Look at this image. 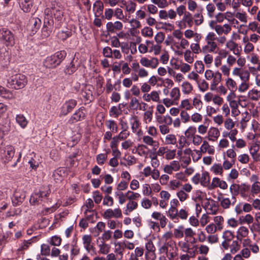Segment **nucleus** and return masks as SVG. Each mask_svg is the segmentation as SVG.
<instances>
[{"label": "nucleus", "instance_id": "1", "mask_svg": "<svg viewBox=\"0 0 260 260\" xmlns=\"http://www.w3.org/2000/svg\"><path fill=\"white\" fill-rule=\"evenodd\" d=\"M27 83L26 77L21 74H16L7 79V86L16 90L24 88Z\"/></svg>", "mask_w": 260, "mask_h": 260}, {"label": "nucleus", "instance_id": "2", "mask_svg": "<svg viewBox=\"0 0 260 260\" xmlns=\"http://www.w3.org/2000/svg\"><path fill=\"white\" fill-rule=\"evenodd\" d=\"M50 192V189L48 187H42L38 190H36L30 198V204L32 205L40 204L44 199H47Z\"/></svg>", "mask_w": 260, "mask_h": 260}, {"label": "nucleus", "instance_id": "3", "mask_svg": "<svg viewBox=\"0 0 260 260\" xmlns=\"http://www.w3.org/2000/svg\"><path fill=\"white\" fill-rule=\"evenodd\" d=\"M0 40L6 46H13L15 44L13 33L7 28L0 29Z\"/></svg>", "mask_w": 260, "mask_h": 260}, {"label": "nucleus", "instance_id": "4", "mask_svg": "<svg viewBox=\"0 0 260 260\" xmlns=\"http://www.w3.org/2000/svg\"><path fill=\"white\" fill-rule=\"evenodd\" d=\"M77 104V102L74 99H71L66 101L62 105L60 113L61 114L64 116L67 115L68 113L72 112L73 109L76 106Z\"/></svg>", "mask_w": 260, "mask_h": 260}, {"label": "nucleus", "instance_id": "5", "mask_svg": "<svg viewBox=\"0 0 260 260\" xmlns=\"http://www.w3.org/2000/svg\"><path fill=\"white\" fill-rule=\"evenodd\" d=\"M25 193L22 191H16L12 197V202L14 206H17L23 203L25 198Z\"/></svg>", "mask_w": 260, "mask_h": 260}, {"label": "nucleus", "instance_id": "6", "mask_svg": "<svg viewBox=\"0 0 260 260\" xmlns=\"http://www.w3.org/2000/svg\"><path fill=\"white\" fill-rule=\"evenodd\" d=\"M85 114L83 112L82 108H80L72 115L69 119L68 123L69 124H73L79 121L84 119Z\"/></svg>", "mask_w": 260, "mask_h": 260}, {"label": "nucleus", "instance_id": "7", "mask_svg": "<svg viewBox=\"0 0 260 260\" xmlns=\"http://www.w3.org/2000/svg\"><path fill=\"white\" fill-rule=\"evenodd\" d=\"M123 27L122 23L119 21L114 23L109 22L106 24V29L108 32L114 33L116 30H120Z\"/></svg>", "mask_w": 260, "mask_h": 260}, {"label": "nucleus", "instance_id": "8", "mask_svg": "<svg viewBox=\"0 0 260 260\" xmlns=\"http://www.w3.org/2000/svg\"><path fill=\"white\" fill-rule=\"evenodd\" d=\"M141 64L145 67H151L155 69L158 64V60L157 58H152L151 60H149L146 57H142L140 59Z\"/></svg>", "mask_w": 260, "mask_h": 260}, {"label": "nucleus", "instance_id": "9", "mask_svg": "<svg viewBox=\"0 0 260 260\" xmlns=\"http://www.w3.org/2000/svg\"><path fill=\"white\" fill-rule=\"evenodd\" d=\"M219 187L222 189L228 188V184L225 181L221 180L217 177L213 178L211 184L209 185V188L211 189Z\"/></svg>", "mask_w": 260, "mask_h": 260}, {"label": "nucleus", "instance_id": "10", "mask_svg": "<svg viewBox=\"0 0 260 260\" xmlns=\"http://www.w3.org/2000/svg\"><path fill=\"white\" fill-rule=\"evenodd\" d=\"M167 245L169 246L168 253L167 254L169 260H173V258L177 255L178 248L174 242H167Z\"/></svg>", "mask_w": 260, "mask_h": 260}, {"label": "nucleus", "instance_id": "11", "mask_svg": "<svg viewBox=\"0 0 260 260\" xmlns=\"http://www.w3.org/2000/svg\"><path fill=\"white\" fill-rule=\"evenodd\" d=\"M51 14L53 15L54 18L57 21H60L63 17L62 8L59 6H54L51 8Z\"/></svg>", "mask_w": 260, "mask_h": 260}, {"label": "nucleus", "instance_id": "12", "mask_svg": "<svg viewBox=\"0 0 260 260\" xmlns=\"http://www.w3.org/2000/svg\"><path fill=\"white\" fill-rule=\"evenodd\" d=\"M15 149L11 145L7 146L5 148V155L4 157V161L8 162L11 161L14 156Z\"/></svg>", "mask_w": 260, "mask_h": 260}, {"label": "nucleus", "instance_id": "13", "mask_svg": "<svg viewBox=\"0 0 260 260\" xmlns=\"http://www.w3.org/2000/svg\"><path fill=\"white\" fill-rule=\"evenodd\" d=\"M44 66L49 69H53L59 66L53 55L47 57L43 62Z\"/></svg>", "mask_w": 260, "mask_h": 260}, {"label": "nucleus", "instance_id": "14", "mask_svg": "<svg viewBox=\"0 0 260 260\" xmlns=\"http://www.w3.org/2000/svg\"><path fill=\"white\" fill-rule=\"evenodd\" d=\"M44 66L49 69H53L59 66L53 55L47 57L43 62Z\"/></svg>", "mask_w": 260, "mask_h": 260}, {"label": "nucleus", "instance_id": "15", "mask_svg": "<svg viewBox=\"0 0 260 260\" xmlns=\"http://www.w3.org/2000/svg\"><path fill=\"white\" fill-rule=\"evenodd\" d=\"M82 240L84 248L89 252L93 248V246L91 245V236L88 235H84L82 237Z\"/></svg>", "mask_w": 260, "mask_h": 260}, {"label": "nucleus", "instance_id": "16", "mask_svg": "<svg viewBox=\"0 0 260 260\" xmlns=\"http://www.w3.org/2000/svg\"><path fill=\"white\" fill-rule=\"evenodd\" d=\"M29 22L32 24V32L35 34L40 28L41 25V20L37 17H32L29 20Z\"/></svg>", "mask_w": 260, "mask_h": 260}, {"label": "nucleus", "instance_id": "17", "mask_svg": "<svg viewBox=\"0 0 260 260\" xmlns=\"http://www.w3.org/2000/svg\"><path fill=\"white\" fill-rule=\"evenodd\" d=\"M178 210L176 207H170L167 212V215L174 221V222H178Z\"/></svg>", "mask_w": 260, "mask_h": 260}, {"label": "nucleus", "instance_id": "18", "mask_svg": "<svg viewBox=\"0 0 260 260\" xmlns=\"http://www.w3.org/2000/svg\"><path fill=\"white\" fill-rule=\"evenodd\" d=\"M53 56L59 65L66 58L67 56V52L65 50L57 51L53 54Z\"/></svg>", "mask_w": 260, "mask_h": 260}, {"label": "nucleus", "instance_id": "19", "mask_svg": "<svg viewBox=\"0 0 260 260\" xmlns=\"http://www.w3.org/2000/svg\"><path fill=\"white\" fill-rule=\"evenodd\" d=\"M91 87H86L81 91L82 96L86 100L91 101L93 99L92 92L90 89Z\"/></svg>", "mask_w": 260, "mask_h": 260}, {"label": "nucleus", "instance_id": "20", "mask_svg": "<svg viewBox=\"0 0 260 260\" xmlns=\"http://www.w3.org/2000/svg\"><path fill=\"white\" fill-rule=\"evenodd\" d=\"M249 231L247 228L245 226H241L238 230L237 233V235L236 237L237 239L239 240L240 241H242V238L244 237H246L247 236L248 234Z\"/></svg>", "mask_w": 260, "mask_h": 260}, {"label": "nucleus", "instance_id": "21", "mask_svg": "<svg viewBox=\"0 0 260 260\" xmlns=\"http://www.w3.org/2000/svg\"><path fill=\"white\" fill-rule=\"evenodd\" d=\"M77 70V67L75 65L74 59L70 63V64L67 66L64 69V73L66 75H72L76 72Z\"/></svg>", "mask_w": 260, "mask_h": 260}, {"label": "nucleus", "instance_id": "22", "mask_svg": "<svg viewBox=\"0 0 260 260\" xmlns=\"http://www.w3.org/2000/svg\"><path fill=\"white\" fill-rule=\"evenodd\" d=\"M21 10L25 13L29 12L32 7V0L26 1L25 3H22L19 4Z\"/></svg>", "mask_w": 260, "mask_h": 260}, {"label": "nucleus", "instance_id": "23", "mask_svg": "<svg viewBox=\"0 0 260 260\" xmlns=\"http://www.w3.org/2000/svg\"><path fill=\"white\" fill-rule=\"evenodd\" d=\"M209 136V140L214 141L212 138L217 139L220 134L218 128L215 127H211L208 133Z\"/></svg>", "mask_w": 260, "mask_h": 260}, {"label": "nucleus", "instance_id": "24", "mask_svg": "<svg viewBox=\"0 0 260 260\" xmlns=\"http://www.w3.org/2000/svg\"><path fill=\"white\" fill-rule=\"evenodd\" d=\"M16 120L18 124L23 128H25L28 123L26 118L22 114L17 115Z\"/></svg>", "mask_w": 260, "mask_h": 260}, {"label": "nucleus", "instance_id": "25", "mask_svg": "<svg viewBox=\"0 0 260 260\" xmlns=\"http://www.w3.org/2000/svg\"><path fill=\"white\" fill-rule=\"evenodd\" d=\"M201 184L205 187L209 185L210 177L208 172L205 171L202 173L201 177Z\"/></svg>", "mask_w": 260, "mask_h": 260}, {"label": "nucleus", "instance_id": "26", "mask_svg": "<svg viewBox=\"0 0 260 260\" xmlns=\"http://www.w3.org/2000/svg\"><path fill=\"white\" fill-rule=\"evenodd\" d=\"M72 35L71 30H67L66 31H60L57 34V37L62 41H65L68 38L70 37Z\"/></svg>", "mask_w": 260, "mask_h": 260}, {"label": "nucleus", "instance_id": "27", "mask_svg": "<svg viewBox=\"0 0 260 260\" xmlns=\"http://www.w3.org/2000/svg\"><path fill=\"white\" fill-rule=\"evenodd\" d=\"M61 238L57 236H53L48 239V242L53 246H59L61 242Z\"/></svg>", "mask_w": 260, "mask_h": 260}, {"label": "nucleus", "instance_id": "28", "mask_svg": "<svg viewBox=\"0 0 260 260\" xmlns=\"http://www.w3.org/2000/svg\"><path fill=\"white\" fill-rule=\"evenodd\" d=\"M258 150L259 147L257 145L253 146L250 149V154L255 161H258L259 160V155L257 154Z\"/></svg>", "mask_w": 260, "mask_h": 260}, {"label": "nucleus", "instance_id": "29", "mask_svg": "<svg viewBox=\"0 0 260 260\" xmlns=\"http://www.w3.org/2000/svg\"><path fill=\"white\" fill-rule=\"evenodd\" d=\"M106 126L111 132L116 133L118 131V126L116 122L113 120H109L106 122Z\"/></svg>", "mask_w": 260, "mask_h": 260}, {"label": "nucleus", "instance_id": "30", "mask_svg": "<svg viewBox=\"0 0 260 260\" xmlns=\"http://www.w3.org/2000/svg\"><path fill=\"white\" fill-rule=\"evenodd\" d=\"M131 123L133 132L136 133L139 126V121L136 116L132 117L131 118Z\"/></svg>", "mask_w": 260, "mask_h": 260}, {"label": "nucleus", "instance_id": "31", "mask_svg": "<svg viewBox=\"0 0 260 260\" xmlns=\"http://www.w3.org/2000/svg\"><path fill=\"white\" fill-rule=\"evenodd\" d=\"M250 186L244 183L240 185V190L239 193L242 198H246L247 197V192L249 191Z\"/></svg>", "mask_w": 260, "mask_h": 260}, {"label": "nucleus", "instance_id": "32", "mask_svg": "<svg viewBox=\"0 0 260 260\" xmlns=\"http://www.w3.org/2000/svg\"><path fill=\"white\" fill-rule=\"evenodd\" d=\"M182 91L184 94H189L193 89L192 86L187 81L184 82L182 84Z\"/></svg>", "mask_w": 260, "mask_h": 260}, {"label": "nucleus", "instance_id": "33", "mask_svg": "<svg viewBox=\"0 0 260 260\" xmlns=\"http://www.w3.org/2000/svg\"><path fill=\"white\" fill-rule=\"evenodd\" d=\"M108 153V152H107V153H105V154L104 153H101V154H98L96 156V160L97 163L99 165H103L105 163V161L107 159Z\"/></svg>", "mask_w": 260, "mask_h": 260}, {"label": "nucleus", "instance_id": "34", "mask_svg": "<svg viewBox=\"0 0 260 260\" xmlns=\"http://www.w3.org/2000/svg\"><path fill=\"white\" fill-rule=\"evenodd\" d=\"M211 171L216 175H221L223 172L222 167L219 164H215L211 167Z\"/></svg>", "mask_w": 260, "mask_h": 260}, {"label": "nucleus", "instance_id": "35", "mask_svg": "<svg viewBox=\"0 0 260 260\" xmlns=\"http://www.w3.org/2000/svg\"><path fill=\"white\" fill-rule=\"evenodd\" d=\"M41 254L44 256H49L50 254V247L46 244H43L41 246Z\"/></svg>", "mask_w": 260, "mask_h": 260}, {"label": "nucleus", "instance_id": "36", "mask_svg": "<svg viewBox=\"0 0 260 260\" xmlns=\"http://www.w3.org/2000/svg\"><path fill=\"white\" fill-rule=\"evenodd\" d=\"M240 190V185L233 183L232 184L230 187V190L232 195H238L239 194Z\"/></svg>", "mask_w": 260, "mask_h": 260}, {"label": "nucleus", "instance_id": "37", "mask_svg": "<svg viewBox=\"0 0 260 260\" xmlns=\"http://www.w3.org/2000/svg\"><path fill=\"white\" fill-rule=\"evenodd\" d=\"M197 132V129L195 126H190L188 129L185 132V136L188 138H192L195 136V134Z\"/></svg>", "mask_w": 260, "mask_h": 260}, {"label": "nucleus", "instance_id": "38", "mask_svg": "<svg viewBox=\"0 0 260 260\" xmlns=\"http://www.w3.org/2000/svg\"><path fill=\"white\" fill-rule=\"evenodd\" d=\"M239 220L241 223H247L250 224L253 222V218L250 214H246L245 216H241Z\"/></svg>", "mask_w": 260, "mask_h": 260}, {"label": "nucleus", "instance_id": "39", "mask_svg": "<svg viewBox=\"0 0 260 260\" xmlns=\"http://www.w3.org/2000/svg\"><path fill=\"white\" fill-rule=\"evenodd\" d=\"M220 205L224 209H229L232 205V202L229 198H224L221 201Z\"/></svg>", "mask_w": 260, "mask_h": 260}, {"label": "nucleus", "instance_id": "40", "mask_svg": "<svg viewBox=\"0 0 260 260\" xmlns=\"http://www.w3.org/2000/svg\"><path fill=\"white\" fill-rule=\"evenodd\" d=\"M183 20L185 21L189 27H191L193 25L192 15L189 12H186L183 16Z\"/></svg>", "mask_w": 260, "mask_h": 260}, {"label": "nucleus", "instance_id": "41", "mask_svg": "<svg viewBox=\"0 0 260 260\" xmlns=\"http://www.w3.org/2000/svg\"><path fill=\"white\" fill-rule=\"evenodd\" d=\"M80 253V249L78 247V246L75 244H73L71 245V255L70 257L71 259H73L74 257Z\"/></svg>", "mask_w": 260, "mask_h": 260}, {"label": "nucleus", "instance_id": "42", "mask_svg": "<svg viewBox=\"0 0 260 260\" xmlns=\"http://www.w3.org/2000/svg\"><path fill=\"white\" fill-rule=\"evenodd\" d=\"M240 248V245L237 241H233L230 245V251L232 254H235Z\"/></svg>", "mask_w": 260, "mask_h": 260}, {"label": "nucleus", "instance_id": "43", "mask_svg": "<svg viewBox=\"0 0 260 260\" xmlns=\"http://www.w3.org/2000/svg\"><path fill=\"white\" fill-rule=\"evenodd\" d=\"M53 24L54 21L53 19L49 18L48 16L45 17L43 26L46 27L48 28H53Z\"/></svg>", "mask_w": 260, "mask_h": 260}, {"label": "nucleus", "instance_id": "44", "mask_svg": "<svg viewBox=\"0 0 260 260\" xmlns=\"http://www.w3.org/2000/svg\"><path fill=\"white\" fill-rule=\"evenodd\" d=\"M258 93L259 91L257 90L253 89L248 92V96L253 101H257L258 100Z\"/></svg>", "mask_w": 260, "mask_h": 260}, {"label": "nucleus", "instance_id": "45", "mask_svg": "<svg viewBox=\"0 0 260 260\" xmlns=\"http://www.w3.org/2000/svg\"><path fill=\"white\" fill-rule=\"evenodd\" d=\"M141 33L145 37H152L153 36V29L149 27H145L141 30Z\"/></svg>", "mask_w": 260, "mask_h": 260}, {"label": "nucleus", "instance_id": "46", "mask_svg": "<svg viewBox=\"0 0 260 260\" xmlns=\"http://www.w3.org/2000/svg\"><path fill=\"white\" fill-rule=\"evenodd\" d=\"M222 238L224 240L230 242L234 238V235L230 231H226L223 233Z\"/></svg>", "mask_w": 260, "mask_h": 260}, {"label": "nucleus", "instance_id": "47", "mask_svg": "<svg viewBox=\"0 0 260 260\" xmlns=\"http://www.w3.org/2000/svg\"><path fill=\"white\" fill-rule=\"evenodd\" d=\"M125 196L129 201L135 200L141 197L140 194L137 192H134L131 190H128L126 193Z\"/></svg>", "mask_w": 260, "mask_h": 260}, {"label": "nucleus", "instance_id": "48", "mask_svg": "<svg viewBox=\"0 0 260 260\" xmlns=\"http://www.w3.org/2000/svg\"><path fill=\"white\" fill-rule=\"evenodd\" d=\"M12 93L8 90L2 86H0V96L5 98H10Z\"/></svg>", "mask_w": 260, "mask_h": 260}, {"label": "nucleus", "instance_id": "49", "mask_svg": "<svg viewBox=\"0 0 260 260\" xmlns=\"http://www.w3.org/2000/svg\"><path fill=\"white\" fill-rule=\"evenodd\" d=\"M86 207L88 208L84 212L85 214H87L88 212H93L94 211L92 208L94 207L93 201L91 199H88L86 202Z\"/></svg>", "mask_w": 260, "mask_h": 260}, {"label": "nucleus", "instance_id": "50", "mask_svg": "<svg viewBox=\"0 0 260 260\" xmlns=\"http://www.w3.org/2000/svg\"><path fill=\"white\" fill-rule=\"evenodd\" d=\"M171 96L175 100H178L180 98V91L178 88L175 87L172 89L171 93Z\"/></svg>", "mask_w": 260, "mask_h": 260}, {"label": "nucleus", "instance_id": "51", "mask_svg": "<svg viewBox=\"0 0 260 260\" xmlns=\"http://www.w3.org/2000/svg\"><path fill=\"white\" fill-rule=\"evenodd\" d=\"M166 142L168 144L174 145L176 143V138L174 135H168L166 136Z\"/></svg>", "mask_w": 260, "mask_h": 260}, {"label": "nucleus", "instance_id": "52", "mask_svg": "<svg viewBox=\"0 0 260 260\" xmlns=\"http://www.w3.org/2000/svg\"><path fill=\"white\" fill-rule=\"evenodd\" d=\"M184 229L183 225H180L178 227V229H175L174 230V235L176 238H181L184 236L182 230Z\"/></svg>", "mask_w": 260, "mask_h": 260}, {"label": "nucleus", "instance_id": "53", "mask_svg": "<svg viewBox=\"0 0 260 260\" xmlns=\"http://www.w3.org/2000/svg\"><path fill=\"white\" fill-rule=\"evenodd\" d=\"M194 67L198 73H202L203 72L204 66L202 61H197L194 63Z\"/></svg>", "mask_w": 260, "mask_h": 260}, {"label": "nucleus", "instance_id": "54", "mask_svg": "<svg viewBox=\"0 0 260 260\" xmlns=\"http://www.w3.org/2000/svg\"><path fill=\"white\" fill-rule=\"evenodd\" d=\"M250 73L247 70H242V72L240 76V79L244 82H247L249 80Z\"/></svg>", "mask_w": 260, "mask_h": 260}, {"label": "nucleus", "instance_id": "55", "mask_svg": "<svg viewBox=\"0 0 260 260\" xmlns=\"http://www.w3.org/2000/svg\"><path fill=\"white\" fill-rule=\"evenodd\" d=\"M52 29L53 28H48L46 27L43 26L42 28V37L43 38H46L48 37L50 35Z\"/></svg>", "mask_w": 260, "mask_h": 260}, {"label": "nucleus", "instance_id": "56", "mask_svg": "<svg viewBox=\"0 0 260 260\" xmlns=\"http://www.w3.org/2000/svg\"><path fill=\"white\" fill-rule=\"evenodd\" d=\"M113 199L109 196H106L103 200V204L104 205L108 206H112L113 205Z\"/></svg>", "mask_w": 260, "mask_h": 260}, {"label": "nucleus", "instance_id": "57", "mask_svg": "<svg viewBox=\"0 0 260 260\" xmlns=\"http://www.w3.org/2000/svg\"><path fill=\"white\" fill-rule=\"evenodd\" d=\"M138 207L137 202L133 201H129L126 205V208L128 210V212H131L136 209Z\"/></svg>", "mask_w": 260, "mask_h": 260}, {"label": "nucleus", "instance_id": "58", "mask_svg": "<svg viewBox=\"0 0 260 260\" xmlns=\"http://www.w3.org/2000/svg\"><path fill=\"white\" fill-rule=\"evenodd\" d=\"M191 52L189 50H187L184 53V59L186 61L191 63L193 61V56H191Z\"/></svg>", "mask_w": 260, "mask_h": 260}, {"label": "nucleus", "instance_id": "59", "mask_svg": "<svg viewBox=\"0 0 260 260\" xmlns=\"http://www.w3.org/2000/svg\"><path fill=\"white\" fill-rule=\"evenodd\" d=\"M165 35L162 32H158L155 36V41L157 44L161 43L165 39Z\"/></svg>", "mask_w": 260, "mask_h": 260}, {"label": "nucleus", "instance_id": "60", "mask_svg": "<svg viewBox=\"0 0 260 260\" xmlns=\"http://www.w3.org/2000/svg\"><path fill=\"white\" fill-rule=\"evenodd\" d=\"M103 55L107 58L112 57L113 51L111 48L108 46L105 47L103 51Z\"/></svg>", "mask_w": 260, "mask_h": 260}, {"label": "nucleus", "instance_id": "61", "mask_svg": "<svg viewBox=\"0 0 260 260\" xmlns=\"http://www.w3.org/2000/svg\"><path fill=\"white\" fill-rule=\"evenodd\" d=\"M129 135V133L126 131L125 128L122 130L116 137L120 141L126 139Z\"/></svg>", "mask_w": 260, "mask_h": 260}, {"label": "nucleus", "instance_id": "62", "mask_svg": "<svg viewBox=\"0 0 260 260\" xmlns=\"http://www.w3.org/2000/svg\"><path fill=\"white\" fill-rule=\"evenodd\" d=\"M92 197L96 204H99L102 199V196L100 192L96 190L93 192Z\"/></svg>", "mask_w": 260, "mask_h": 260}, {"label": "nucleus", "instance_id": "63", "mask_svg": "<svg viewBox=\"0 0 260 260\" xmlns=\"http://www.w3.org/2000/svg\"><path fill=\"white\" fill-rule=\"evenodd\" d=\"M206 9L208 11V15L209 17L210 18L212 17L213 16V13L215 10V7L214 5L212 3H210L207 5Z\"/></svg>", "mask_w": 260, "mask_h": 260}, {"label": "nucleus", "instance_id": "64", "mask_svg": "<svg viewBox=\"0 0 260 260\" xmlns=\"http://www.w3.org/2000/svg\"><path fill=\"white\" fill-rule=\"evenodd\" d=\"M258 181H255L251 186V191L253 194H257L260 191V185Z\"/></svg>", "mask_w": 260, "mask_h": 260}]
</instances>
